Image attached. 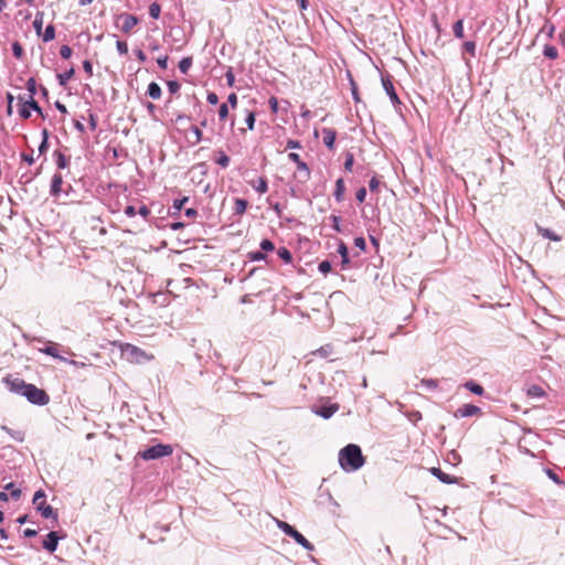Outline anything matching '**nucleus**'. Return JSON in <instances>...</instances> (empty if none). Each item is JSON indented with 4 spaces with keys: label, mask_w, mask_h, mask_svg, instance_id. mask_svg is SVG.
<instances>
[{
    "label": "nucleus",
    "mask_w": 565,
    "mask_h": 565,
    "mask_svg": "<svg viewBox=\"0 0 565 565\" xmlns=\"http://www.w3.org/2000/svg\"><path fill=\"white\" fill-rule=\"evenodd\" d=\"M189 201L188 196H183L182 199H177L173 201L172 207L175 212H180L183 207V205Z\"/></svg>",
    "instance_id": "49"
},
{
    "label": "nucleus",
    "mask_w": 565,
    "mask_h": 565,
    "mask_svg": "<svg viewBox=\"0 0 565 565\" xmlns=\"http://www.w3.org/2000/svg\"><path fill=\"white\" fill-rule=\"evenodd\" d=\"M311 411L313 414H316L324 419H329L339 411V405L337 403H333V404L323 405L321 407L313 406L311 408Z\"/></svg>",
    "instance_id": "9"
},
{
    "label": "nucleus",
    "mask_w": 565,
    "mask_h": 565,
    "mask_svg": "<svg viewBox=\"0 0 565 565\" xmlns=\"http://www.w3.org/2000/svg\"><path fill=\"white\" fill-rule=\"evenodd\" d=\"M216 153L215 162L222 168H227L231 161L230 157L223 150H217Z\"/></svg>",
    "instance_id": "28"
},
{
    "label": "nucleus",
    "mask_w": 565,
    "mask_h": 565,
    "mask_svg": "<svg viewBox=\"0 0 565 565\" xmlns=\"http://www.w3.org/2000/svg\"><path fill=\"white\" fill-rule=\"evenodd\" d=\"M420 385L429 391H433L435 388H437V381L436 380H433V379H424L422 380L420 382Z\"/></svg>",
    "instance_id": "42"
},
{
    "label": "nucleus",
    "mask_w": 565,
    "mask_h": 565,
    "mask_svg": "<svg viewBox=\"0 0 565 565\" xmlns=\"http://www.w3.org/2000/svg\"><path fill=\"white\" fill-rule=\"evenodd\" d=\"M167 85L170 94H177L181 87L177 81H168Z\"/></svg>",
    "instance_id": "55"
},
{
    "label": "nucleus",
    "mask_w": 565,
    "mask_h": 565,
    "mask_svg": "<svg viewBox=\"0 0 565 565\" xmlns=\"http://www.w3.org/2000/svg\"><path fill=\"white\" fill-rule=\"evenodd\" d=\"M330 220H331V222H332V228H333L335 232L341 233V232H342V227H341V225H340V223H341V217H340V216H338V215L332 214V215L330 216Z\"/></svg>",
    "instance_id": "46"
},
{
    "label": "nucleus",
    "mask_w": 565,
    "mask_h": 565,
    "mask_svg": "<svg viewBox=\"0 0 565 565\" xmlns=\"http://www.w3.org/2000/svg\"><path fill=\"white\" fill-rule=\"evenodd\" d=\"M365 462L360 446L349 444L339 451V465L345 472L359 470Z\"/></svg>",
    "instance_id": "1"
},
{
    "label": "nucleus",
    "mask_w": 565,
    "mask_h": 565,
    "mask_svg": "<svg viewBox=\"0 0 565 565\" xmlns=\"http://www.w3.org/2000/svg\"><path fill=\"white\" fill-rule=\"evenodd\" d=\"M382 84H383V88L384 90L386 92V94L388 95L392 104L394 106L396 105H399L401 104V100L395 92V88L393 86V83L391 82L390 78H382Z\"/></svg>",
    "instance_id": "13"
},
{
    "label": "nucleus",
    "mask_w": 565,
    "mask_h": 565,
    "mask_svg": "<svg viewBox=\"0 0 565 565\" xmlns=\"http://www.w3.org/2000/svg\"><path fill=\"white\" fill-rule=\"evenodd\" d=\"M250 184L260 194L268 190V183L264 177H260L256 182H250Z\"/></svg>",
    "instance_id": "26"
},
{
    "label": "nucleus",
    "mask_w": 565,
    "mask_h": 565,
    "mask_svg": "<svg viewBox=\"0 0 565 565\" xmlns=\"http://www.w3.org/2000/svg\"><path fill=\"white\" fill-rule=\"evenodd\" d=\"M116 47L120 55H125L128 53V45L125 41L118 40L116 42Z\"/></svg>",
    "instance_id": "53"
},
{
    "label": "nucleus",
    "mask_w": 565,
    "mask_h": 565,
    "mask_svg": "<svg viewBox=\"0 0 565 565\" xmlns=\"http://www.w3.org/2000/svg\"><path fill=\"white\" fill-rule=\"evenodd\" d=\"M277 526L286 535L292 537L299 545H301L307 551H313L315 546L310 543L300 532H298L292 525L287 522L277 520Z\"/></svg>",
    "instance_id": "4"
},
{
    "label": "nucleus",
    "mask_w": 565,
    "mask_h": 565,
    "mask_svg": "<svg viewBox=\"0 0 565 565\" xmlns=\"http://www.w3.org/2000/svg\"><path fill=\"white\" fill-rule=\"evenodd\" d=\"M277 255L280 259H282L286 264L291 263L292 255L291 252L287 247H279L277 249Z\"/></svg>",
    "instance_id": "29"
},
{
    "label": "nucleus",
    "mask_w": 565,
    "mask_h": 565,
    "mask_svg": "<svg viewBox=\"0 0 565 565\" xmlns=\"http://www.w3.org/2000/svg\"><path fill=\"white\" fill-rule=\"evenodd\" d=\"M72 53L73 51L68 45H62L60 49V55L65 60L70 58Z\"/></svg>",
    "instance_id": "56"
},
{
    "label": "nucleus",
    "mask_w": 565,
    "mask_h": 565,
    "mask_svg": "<svg viewBox=\"0 0 565 565\" xmlns=\"http://www.w3.org/2000/svg\"><path fill=\"white\" fill-rule=\"evenodd\" d=\"M290 161L296 163V168L299 171V180L301 182H307L310 179V169L308 164L300 159V156L296 152H290L288 154Z\"/></svg>",
    "instance_id": "6"
},
{
    "label": "nucleus",
    "mask_w": 565,
    "mask_h": 565,
    "mask_svg": "<svg viewBox=\"0 0 565 565\" xmlns=\"http://www.w3.org/2000/svg\"><path fill=\"white\" fill-rule=\"evenodd\" d=\"M536 228H537V233L544 237V238H547V239H551V241H554V242H558L561 241V236L557 235L555 232H553L552 230L550 228H545V227H542L540 225H536Z\"/></svg>",
    "instance_id": "19"
},
{
    "label": "nucleus",
    "mask_w": 565,
    "mask_h": 565,
    "mask_svg": "<svg viewBox=\"0 0 565 565\" xmlns=\"http://www.w3.org/2000/svg\"><path fill=\"white\" fill-rule=\"evenodd\" d=\"M337 138V131L332 128H323L322 129V141L324 146L332 150L334 148V141Z\"/></svg>",
    "instance_id": "14"
},
{
    "label": "nucleus",
    "mask_w": 565,
    "mask_h": 565,
    "mask_svg": "<svg viewBox=\"0 0 565 565\" xmlns=\"http://www.w3.org/2000/svg\"><path fill=\"white\" fill-rule=\"evenodd\" d=\"M88 122L92 130L97 128V117L94 113L88 114Z\"/></svg>",
    "instance_id": "63"
},
{
    "label": "nucleus",
    "mask_w": 565,
    "mask_h": 565,
    "mask_svg": "<svg viewBox=\"0 0 565 565\" xmlns=\"http://www.w3.org/2000/svg\"><path fill=\"white\" fill-rule=\"evenodd\" d=\"M46 494L43 490H38L33 497V504L35 510L41 514L44 519H52L54 523L58 521V514L55 509L45 502Z\"/></svg>",
    "instance_id": "2"
},
{
    "label": "nucleus",
    "mask_w": 565,
    "mask_h": 565,
    "mask_svg": "<svg viewBox=\"0 0 565 565\" xmlns=\"http://www.w3.org/2000/svg\"><path fill=\"white\" fill-rule=\"evenodd\" d=\"M245 122L249 130L254 129L255 126V114L253 111H248L245 118Z\"/></svg>",
    "instance_id": "54"
},
{
    "label": "nucleus",
    "mask_w": 565,
    "mask_h": 565,
    "mask_svg": "<svg viewBox=\"0 0 565 565\" xmlns=\"http://www.w3.org/2000/svg\"><path fill=\"white\" fill-rule=\"evenodd\" d=\"M22 396H24L31 404L38 406L47 405L50 402V396L44 390L39 388L34 384L30 383L28 384Z\"/></svg>",
    "instance_id": "5"
},
{
    "label": "nucleus",
    "mask_w": 565,
    "mask_h": 565,
    "mask_svg": "<svg viewBox=\"0 0 565 565\" xmlns=\"http://www.w3.org/2000/svg\"><path fill=\"white\" fill-rule=\"evenodd\" d=\"M168 55H161L157 58L158 66L162 70H166L168 67Z\"/></svg>",
    "instance_id": "60"
},
{
    "label": "nucleus",
    "mask_w": 565,
    "mask_h": 565,
    "mask_svg": "<svg viewBox=\"0 0 565 565\" xmlns=\"http://www.w3.org/2000/svg\"><path fill=\"white\" fill-rule=\"evenodd\" d=\"M353 164H354V156H353V153L347 152L344 164H343L344 170L348 171V172H351L352 169H353Z\"/></svg>",
    "instance_id": "39"
},
{
    "label": "nucleus",
    "mask_w": 565,
    "mask_h": 565,
    "mask_svg": "<svg viewBox=\"0 0 565 565\" xmlns=\"http://www.w3.org/2000/svg\"><path fill=\"white\" fill-rule=\"evenodd\" d=\"M248 258L252 262H260L266 259V254L263 250H255L248 254Z\"/></svg>",
    "instance_id": "40"
},
{
    "label": "nucleus",
    "mask_w": 565,
    "mask_h": 565,
    "mask_svg": "<svg viewBox=\"0 0 565 565\" xmlns=\"http://www.w3.org/2000/svg\"><path fill=\"white\" fill-rule=\"evenodd\" d=\"M58 347L60 345L57 343L49 341L46 347L40 349V352H42L46 355H50L54 359H57L60 361H67L65 358H63L58 354V350H57Z\"/></svg>",
    "instance_id": "15"
},
{
    "label": "nucleus",
    "mask_w": 565,
    "mask_h": 565,
    "mask_svg": "<svg viewBox=\"0 0 565 565\" xmlns=\"http://www.w3.org/2000/svg\"><path fill=\"white\" fill-rule=\"evenodd\" d=\"M63 539L64 535H61L56 531H51L43 541V548L50 553H54L57 548L58 541Z\"/></svg>",
    "instance_id": "8"
},
{
    "label": "nucleus",
    "mask_w": 565,
    "mask_h": 565,
    "mask_svg": "<svg viewBox=\"0 0 565 565\" xmlns=\"http://www.w3.org/2000/svg\"><path fill=\"white\" fill-rule=\"evenodd\" d=\"M21 103L22 105L19 108V115L23 119H29L31 117V111L24 102Z\"/></svg>",
    "instance_id": "48"
},
{
    "label": "nucleus",
    "mask_w": 565,
    "mask_h": 565,
    "mask_svg": "<svg viewBox=\"0 0 565 565\" xmlns=\"http://www.w3.org/2000/svg\"><path fill=\"white\" fill-rule=\"evenodd\" d=\"M454 35L457 39H462L465 36L463 33V21L460 19L452 25Z\"/></svg>",
    "instance_id": "33"
},
{
    "label": "nucleus",
    "mask_w": 565,
    "mask_h": 565,
    "mask_svg": "<svg viewBox=\"0 0 565 565\" xmlns=\"http://www.w3.org/2000/svg\"><path fill=\"white\" fill-rule=\"evenodd\" d=\"M192 63H193V60L191 56H186V57H183L180 62H179V70L182 74H186L189 72V70L191 68L192 66Z\"/></svg>",
    "instance_id": "31"
},
{
    "label": "nucleus",
    "mask_w": 565,
    "mask_h": 565,
    "mask_svg": "<svg viewBox=\"0 0 565 565\" xmlns=\"http://www.w3.org/2000/svg\"><path fill=\"white\" fill-rule=\"evenodd\" d=\"M344 193H345L344 180L342 178H339L335 181V189H334V192H333V196H334L335 201L337 202H342L343 199H344Z\"/></svg>",
    "instance_id": "17"
},
{
    "label": "nucleus",
    "mask_w": 565,
    "mask_h": 565,
    "mask_svg": "<svg viewBox=\"0 0 565 565\" xmlns=\"http://www.w3.org/2000/svg\"><path fill=\"white\" fill-rule=\"evenodd\" d=\"M55 38V28L53 24H49L46 25L45 30H44V33H43V41L44 42H50L52 40H54Z\"/></svg>",
    "instance_id": "35"
},
{
    "label": "nucleus",
    "mask_w": 565,
    "mask_h": 565,
    "mask_svg": "<svg viewBox=\"0 0 565 565\" xmlns=\"http://www.w3.org/2000/svg\"><path fill=\"white\" fill-rule=\"evenodd\" d=\"M545 473H546V476H547L551 480H553L556 484H563V483H564V482L561 480V478L558 477V475H557L554 470H552V469L547 468V469H545Z\"/></svg>",
    "instance_id": "50"
},
{
    "label": "nucleus",
    "mask_w": 565,
    "mask_h": 565,
    "mask_svg": "<svg viewBox=\"0 0 565 565\" xmlns=\"http://www.w3.org/2000/svg\"><path fill=\"white\" fill-rule=\"evenodd\" d=\"M172 452H173V448L171 445L157 444L154 446H150V447L146 448L142 451H139L138 455L143 460L149 461V460H156V459H160L162 457L170 456V455H172Z\"/></svg>",
    "instance_id": "3"
},
{
    "label": "nucleus",
    "mask_w": 565,
    "mask_h": 565,
    "mask_svg": "<svg viewBox=\"0 0 565 565\" xmlns=\"http://www.w3.org/2000/svg\"><path fill=\"white\" fill-rule=\"evenodd\" d=\"M543 55L550 60L558 57V51L555 46L546 44L543 49Z\"/></svg>",
    "instance_id": "30"
},
{
    "label": "nucleus",
    "mask_w": 565,
    "mask_h": 565,
    "mask_svg": "<svg viewBox=\"0 0 565 565\" xmlns=\"http://www.w3.org/2000/svg\"><path fill=\"white\" fill-rule=\"evenodd\" d=\"M26 89L28 92L30 93L29 96H32L34 97V95L36 94V82L33 77H30L26 82Z\"/></svg>",
    "instance_id": "45"
},
{
    "label": "nucleus",
    "mask_w": 565,
    "mask_h": 565,
    "mask_svg": "<svg viewBox=\"0 0 565 565\" xmlns=\"http://www.w3.org/2000/svg\"><path fill=\"white\" fill-rule=\"evenodd\" d=\"M162 90L158 83L151 82L147 88V95L152 99H159L161 97Z\"/></svg>",
    "instance_id": "21"
},
{
    "label": "nucleus",
    "mask_w": 565,
    "mask_h": 565,
    "mask_svg": "<svg viewBox=\"0 0 565 565\" xmlns=\"http://www.w3.org/2000/svg\"><path fill=\"white\" fill-rule=\"evenodd\" d=\"M354 245H355V247H358L360 250H365V248H366L365 239H364V237H362V236H359V237H355V238H354Z\"/></svg>",
    "instance_id": "58"
},
{
    "label": "nucleus",
    "mask_w": 565,
    "mask_h": 565,
    "mask_svg": "<svg viewBox=\"0 0 565 565\" xmlns=\"http://www.w3.org/2000/svg\"><path fill=\"white\" fill-rule=\"evenodd\" d=\"M260 248L263 252H271L275 249V245L274 243L268 239V238H264L262 242H260Z\"/></svg>",
    "instance_id": "47"
},
{
    "label": "nucleus",
    "mask_w": 565,
    "mask_h": 565,
    "mask_svg": "<svg viewBox=\"0 0 565 565\" xmlns=\"http://www.w3.org/2000/svg\"><path fill=\"white\" fill-rule=\"evenodd\" d=\"M206 100L211 105H216L218 103V97L215 93L210 92L207 93Z\"/></svg>",
    "instance_id": "64"
},
{
    "label": "nucleus",
    "mask_w": 565,
    "mask_h": 565,
    "mask_svg": "<svg viewBox=\"0 0 565 565\" xmlns=\"http://www.w3.org/2000/svg\"><path fill=\"white\" fill-rule=\"evenodd\" d=\"M63 177L60 172L53 174L50 185V195L57 199L62 193Z\"/></svg>",
    "instance_id": "11"
},
{
    "label": "nucleus",
    "mask_w": 565,
    "mask_h": 565,
    "mask_svg": "<svg viewBox=\"0 0 565 565\" xmlns=\"http://www.w3.org/2000/svg\"><path fill=\"white\" fill-rule=\"evenodd\" d=\"M234 204H235L234 214H236V215L244 214L248 206L247 200L241 199V198H236Z\"/></svg>",
    "instance_id": "24"
},
{
    "label": "nucleus",
    "mask_w": 565,
    "mask_h": 565,
    "mask_svg": "<svg viewBox=\"0 0 565 565\" xmlns=\"http://www.w3.org/2000/svg\"><path fill=\"white\" fill-rule=\"evenodd\" d=\"M463 387L466 390H468L469 392L478 395V396H482L484 394V388L477 382L475 381H468L463 384Z\"/></svg>",
    "instance_id": "20"
},
{
    "label": "nucleus",
    "mask_w": 565,
    "mask_h": 565,
    "mask_svg": "<svg viewBox=\"0 0 565 565\" xmlns=\"http://www.w3.org/2000/svg\"><path fill=\"white\" fill-rule=\"evenodd\" d=\"M12 53L19 60L22 58V56L24 54L23 47L18 41L12 43Z\"/></svg>",
    "instance_id": "41"
},
{
    "label": "nucleus",
    "mask_w": 565,
    "mask_h": 565,
    "mask_svg": "<svg viewBox=\"0 0 565 565\" xmlns=\"http://www.w3.org/2000/svg\"><path fill=\"white\" fill-rule=\"evenodd\" d=\"M160 13H161V6L158 2H152L149 6V15L152 19L157 20V19H159Z\"/></svg>",
    "instance_id": "37"
},
{
    "label": "nucleus",
    "mask_w": 565,
    "mask_h": 565,
    "mask_svg": "<svg viewBox=\"0 0 565 565\" xmlns=\"http://www.w3.org/2000/svg\"><path fill=\"white\" fill-rule=\"evenodd\" d=\"M42 24H43V14L42 13H38L35 15L34 21H33V28H34V30L36 31L38 34H40L41 31H42Z\"/></svg>",
    "instance_id": "43"
},
{
    "label": "nucleus",
    "mask_w": 565,
    "mask_h": 565,
    "mask_svg": "<svg viewBox=\"0 0 565 565\" xmlns=\"http://www.w3.org/2000/svg\"><path fill=\"white\" fill-rule=\"evenodd\" d=\"M6 490H9L10 492V497L13 499V500H19L20 497H21V490L15 488L14 483L13 482H10L8 483L6 487H4Z\"/></svg>",
    "instance_id": "38"
},
{
    "label": "nucleus",
    "mask_w": 565,
    "mask_h": 565,
    "mask_svg": "<svg viewBox=\"0 0 565 565\" xmlns=\"http://www.w3.org/2000/svg\"><path fill=\"white\" fill-rule=\"evenodd\" d=\"M75 70L74 67H71L70 70L65 71L64 73H60L56 75V79L58 82L60 86H66L68 81L74 76Z\"/></svg>",
    "instance_id": "22"
},
{
    "label": "nucleus",
    "mask_w": 565,
    "mask_h": 565,
    "mask_svg": "<svg viewBox=\"0 0 565 565\" xmlns=\"http://www.w3.org/2000/svg\"><path fill=\"white\" fill-rule=\"evenodd\" d=\"M225 78H226V83L230 87H232L235 83V76H234V73L232 71V68L230 67L227 70V72L225 73Z\"/></svg>",
    "instance_id": "59"
},
{
    "label": "nucleus",
    "mask_w": 565,
    "mask_h": 565,
    "mask_svg": "<svg viewBox=\"0 0 565 565\" xmlns=\"http://www.w3.org/2000/svg\"><path fill=\"white\" fill-rule=\"evenodd\" d=\"M119 20H122L120 30L124 33H130L131 30L139 23V18L130 13H121L118 15Z\"/></svg>",
    "instance_id": "10"
},
{
    "label": "nucleus",
    "mask_w": 565,
    "mask_h": 565,
    "mask_svg": "<svg viewBox=\"0 0 565 565\" xmlns=\"http://www.w3.org/2000/svg\"><path fill=\"white\" fill-rule=\"evenodd\" d=\"M218 119L220 120H225L228 116V106L226 103H223L220 108H218Z\"/></svg>",
    "instance_id": "51"
},
{
    "label": "nucleus",
    "mask_w": 565,
    "mask_h": 565,
    "mask_svg": "<svg viewBox=\"0 0 565 565\" xmlns=\"http://www.w3.org/2000/svg\"><path fill=\"white\" fill-rule=\"evenodd\" d=\"M318 269L321 274L323 275H327L328 273L331 271L332 269V265L329 260H322L319 266H318Z\"/></svg>",
    "instance_id": "44"
},
{
    "label": "nucleus",
    "mask_w": 565,
    "mask_h": 565,
    "mask_svg": "<svg viewBox=\"0 0 565 565\" xmlns=\"http://www.w3.org/2000/svg\"><path fill=\"white\" fill-rule=\"evenodd\" d=\"M476 42L473 41H467L462 45L463 53H468L471 57L476 56Z\"/></svg>",
    "instance_id": "36"
},
{
    "label": "nucleus",
    "mask_w": 565,
    "mask_h": 565,
    "mask_svg": "<svg viewBox=\"0 0 565 565\" xmlns=\"http://www.w3.org/2000/svg\"><path fill=\"white\" fill-rule=\"evenodd\" d=\"M527 395L531 396V397H543L545 395V392L544 390L539 386V385H532L529 390H527Z\"/></svg>",
    "instance_id": "34"
},
{
    "label": "nucleus",
    "mask_w": 565,
    "mask_h": 565,
    "mask_svg": "<svg viewBox=\"0 0 565 565\" xmlns=\"http://www.w3.org/2000/svg\"><path fill=\"white\" fill-rule=\"evenodd\" d=\"M268 104H269V107H270V110L274 113V114H277L278 113V100L275 96H271L268 100Z\"/></svg>",
    "instance_id": "62"
},
{
    "label": "nucleus",
    "mask_w": 565,
    "mask_h": 565,
    "mask_svg": "<svg viewBox=\"0 0 565 565\" xmlns=\"http://www.w3.org/2000/svg\"><path fill=\"white\" fill-rule=\"evenodd\" d=\"M338 253L341 256V267H342V269H344L350 263L349 249H348V246L345 245V243L340 242V244L338 246Z\"/></svg>",
    "instance_id": "18"
},
{
    "label": "nucleus",
    "mask_w": 565,
    "mask_h": 565,
    "mask_svg": "<svg viewBox=\"0 0 565 565\" xmlns=\"http://www.w3.org/2000/svg\"><path fill=\"white\" fill-rule=\"evenodd\" d=\"M1 429L18 443H22L24 440V433L22 430H13L9 428L7 425H2Z\"/></svg>",
    "instance_id": "23"
},
{
    "label": "nucleus",
    "mask_w": 565,
    "mask_h": 565,
    "mask_svg": "<svg viewBox=\"0 0 565 565\" xmlns=\"http://www.w3.org/2000/svg\"><path fill=\"white\" fill-rule=\"evenodd\" d=\"M190 130L192 131V134L195 137L194 143H199L203 139V134H202L201 128L198 126H192L190 128Z\"/></svg>",
    "instance_id": "52"
},
{
    "label": "nucleus",
    "mask_w": 565,
    "mask_h": 565,
    "mask_svg": "<svg viewBox=\"0 0 565 565\" xmlns=\"http://www.w3.org/2000/svg\"><path fill=\"white\" fill-rule=\"evenodd\" d=\"M41 135H42V141H41V143L39 145L38 150H39V153H40V154H43V153H45V152L47 151V149H49V136H50V134H49V130H47L46 128H44V129L42 130V134H41Z\"/></svg>",
    "instance_id": "27"
},
{
    "label": "nucleus",
    "mask_w": 565,
    "mask_h": 565,
    "mask_svg": "<svg viewBox=\"0 0 565 565\" xmlns=\"http://www.w3.org/2000/svg\"><path fill=\"white\" fill-rule=\"evenodd\" d=\"M541 31L545 32L547 38H553V34L555 32V26L552 23L546 22Z\"/></svg>",
    "instance_id": "57"
},
{
    "label": "nucleus",
    "mask_w": 565,
    "mask_h": 565,
    "mask_svg": "<svg viewBox=\"0 0 565 565\" xmlns=\"http://www.w3.org/2000/svg\"><path fill=\"white\" fill-rule=\"evenodd\" d=\"M55 158V163L58 169H65L68 164V159L64 153H62L60 150H55L53 153Z\"/></svg>",
    "instance_id": "25"
},
{
    "label": "nucleus",
    "mask_w": 565,
    "mask_h": 565,
    "mask_svg": "<svg viewBox=\"0 0 565 565\" xmlns=\"http://www.w3.org/2000/svg\"><path fill=\"white\" fill-rule=\"evenodd\" d=\"M430 472H431L433 476H435L443 483L451 484V483L456 482L454 477H451L448 473L444 472L440 468L433 467L430 469Z\"/></svg>",
    "instance_id": "16"
},
{
    "label": "nucleus",
    "mask_w": 565,
    "mask_h": 565,
    "mask_svg": "<svg viewBox=\"0 0 565 565\" xmlns=\"http://www.w3.org/2000/svg\"><path fill=\"white\" fill-rule=\"evenodd\" d=\"M365 198H366V189L360 188L355 193L356 201L362 203V202H364Z\"/></svg>",
    "instance_id": "61"
},
{
    "label": "nucleus",
    "mask_w": 565,
    "mask_h": 565,
    "mask_svg": "<svg viewBox=\"0 0 565 565\" xmlns=\"http://www.w3.org/2000/svg\"><path fill=\"white\" fill-rule=\"evenodd\" d=\"M3 382L10 392L19 394L21 396L24 394V391L29 384L25 381H23L22 379H19V377L12 379L11 376H6L3 379Z\"/></svg>",
    "instance_id": "7"
},
{
    "label": "nucleus",
    "mask_w": 565,
    "mask_h": 565,
    "mask_svg": "<svg viewBox=\"0 0 565 565\" xmlns=\"http://www.w3.org/2000/svg\"><path fill=\"white\" fill-rule=\"evenodd\" d=\"M480 413H481L480 407L472 405V404H465L456 411L455 417L456 418L470 417V416H475Z\"/></svg>",
    "instance_id": "12"
},
{
    "label": "nucleus",
    "mask_w": 565,
    "mask_h": 565,
    "mask_svg": "<svg viewBox=\"0 0 565 565\" xmlns=\"http://www.w3.org/2000/svg\"><path fill=\"white\" fill-rule=\"evenodd\" d=\"M18 99L20 102H24L26 104V106L29 107V109L31 110H34V111H40V105L39 103L34 99V97L32 96H29V99H24L23 96H19Z\"/></svg>",
    "instance_id": "32"
}]
</instances>
